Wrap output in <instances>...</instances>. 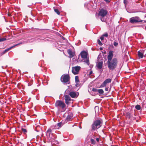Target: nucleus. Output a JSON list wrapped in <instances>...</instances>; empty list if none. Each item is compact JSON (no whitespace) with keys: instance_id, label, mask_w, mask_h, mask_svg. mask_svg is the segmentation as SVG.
I'll return each instance as SVG.
<instances>
[{"instance_id":"nucleus-1","label":"nucleus","mask_w":146,"mask_h":146,"mask_svg":"<svg viewBox=\"0 0 146 146\" xmlns=\"http://www.w3.org/2000/svg\"><path fill=\"white\" fill-rule=\"evenodd\" d=\"M113 52L112 51H110L108 53L107 62L108 68L110 70H113L117 67L118 64V60L116 58H112L113 56Z\"/></svg>"},{"instance_id":"nucleus-2","label":"nucleus","mask_w":146,"mask_h":146,"mask_svg":"<svg viewBox=\"0 0 146 146\" xmlns=\"http://www.w3.org/2000/svg\"><path fill=\"white\" fill-rule=\"evenodd\" d=\"M102 119H98L94 121L92 125V130L94 131L100 127L102 124Z\"/></svg>"},{"instance_id":"nucleus-3","label":"nucleus","mask_w":146,"mask_h":146,"mask_svg":"<svg viewBox=\"0 0 146 146\" xmlns=\"http://www.w3.org/2000/svg\"><path fill=\"white\" fill-rule=\"evenodd\" d=\"M80 54L82 58L84 60V61L88 65H89L90 63L89 58H87L88 55L87 52L84 51H83L81 52Z\"/></svg>"},{"instance_id":"nucleus-4","label":"nucleus","mask_w":146,"mask_h":146,"mask_svg":"<svg viewBox=\"0 0 146 146\" xmlns=\"http://www.w3.org/2000/svg\"><path fill=\"white\" fill-rule=\"evenodd\" d=\"M55 106L56 107H61L62 109H64L66 106V105L61 100L56 101L55 104Z\"/></svg>"},{"instance_id":"nucleus-5","label":"nucleus","mask_w":146,"mask_h":146,"mask_svg":"<svg viewBox=\"0 0 146 146\" xmlns=\"http://www.w3.org/2000/svg\"><path fill=\"white\" fill-rule=\"evenodd\" d=\"M126 115L128 119L131 121L133 120L136 119L135 113L133 115L131 111L127 112L126 113Z\"/></svg>"},{"instance_id":"nucleus-6","label":"nucleus","mask_w":146,"mask_h":146,"mask_svg":"<svg viewBox=\"0 0 146 146\" xmlns=\"http://www.w3.org/2000/svg\"><path fill=\"white\" fill-rule=\"evenodd\" d=\"M130 21L131 23H135L137 22H142L143 20H141L138 17H135L131 18L130 19Z\"/></svg>"},{"instance_id":"nucleus-7","label":"nucleus","mask_w":146,"mask_h":146,"mask_svg":"<svg viewBox=\"0 0 146 146\" xmlns=\"http://www.w3.org/2000/svg\"><path fill=\"white\" fill-rule=\"evenodd\" d=\"M70 79V76L68 74L64 75L61 77V80L62 82L68 83Z\"/></svg>"},{"instance_id":"nucleus-8","label":"nucleus","mask_w":146,"mask_h":146,"mask_svg":"<svg viewBox=\"0 0 146 146\" xmlns=\"http://www.w3.org/2000/svg\"><path fill=\"white\" fill-rule=\"evenodd\" d=\"M107 13L108 11L107 10L102 8L100 11L98 15L99 16L104 17L107 15Z\"/></svg>"},{"instance_id":"nucleus-9","label":"nucleus","mask_w":146,"mask_h":146,"mask_svg":"<svg viewBox=\"0 0 146 146\" xmlns=\"http://www.w3.org/2000/svg\"><path fill=\"white\" fill-rule=\"evenodd\" d=\"M80 68L81 67L80 66L73 67L72 68V73L74 74H78Z\"/></svg>"},{"instance_id":"nucleus-10","label":"nucleus","mask_w":146,"mask_h":146,"mask_svg":"<svg viewBox=\"0 0 146 146\" xmlns=\"http://www.w3.org/2000/svg\"><path fill=\"white\" fill-rule=\"evenodd\" d=\"M111 79L110 78H108L105 80L104 82L101 84L100 87L103 88L106 87L107 84L111 82Z\"/></svg>"},{"instance_id":"nucleus-11","label":"nucleus","mask_w":146,"mask_h":146,"mask_svg":"<svg viewBox=\"0 0 146 146\" xmlns=\"http://www.w3.org/2000/svg\"><path fill=\"white\" fill-rule=\"evenodd\" d=\"M70 96L72 98H76L78 96L79 94L78 92H71L69 94Z\"/></svg>"},{"instance_id":"nucleus-12","label":"nucleus","mask_w":146,"mask_h":146,"mask_svg":"<svg viewBox=\"0 0 146 146\" xmlns=\"http://www.w3.org/2000/svg\"><path fill=\"white\" fill-rule=\"evenodd\" d=\"M64 96L66 104L67 105H68L70 103V102L71 100L70 97L68 95H64Z\"/></svg>"},{"instance_id":"nucleus-13","label":"nucleus","mask_w":146,"mask_h":146,"mask_svg":"<svg viewBox=\"0 0 146 146\" xmlns=\"http://www.w3.org/2000/svg\"><path fill=\"white\" fill-rule=\"evenodd\" d=\"M22 44V42H20L19 44H15L13 46H12L8 48H7L4 51H3V54H5V53H6L7 52L9 51V50H10V49H12V48H13L15 46H17V45H18L21 44Z\"/></svg>"},{"instance_id":"nucleus-14","label":"nucleus","mask_w":146,"mask_h":146,"mask_svg":"<svg viewBox=\"0 0 146 146\" xmlns=\"http://www.w3.org/2000/svg\"><path fill=\"white\" fill-rule=\"evenodd\" d=\"M103 62L102 61L99 62L97 64V66L98 69H100L102 68Z\"/></svg>"},{"instance_id":"nucleus-15","label":"nucleus","mask_w":146,"mask_h":146,"mask_svg":"<svg viewBox=\"0 0 146 146\" xmlns=\"http://www.w3.org/2000/svg\"><path fill=\"white\" fill-rule=\"evenodd\" d=\"M143 51L142 50L139 51L138 52V56L141 58H142L143 57Z\"/></svg>"},{"instance_id":"nucleus-16","label":"nucleus","mask_w":146,"mask_h":146,"mask_svg":"<svg viewBox=\"0 0 146 146\" xmlns=\"http://www.w3.org/2000/svg\"><path fill=\"white\" fill-rule=\"evenodd\" d=\"M68 53L69 55L70 58H72L74 56V54L71 50H68Z\"/></svg>"},{"instance_id":"nucleus-17","label":"nucleus","mask_w":146,"mask_h":146,"mask_svg":"<svg viewBox=\"0 0 146 146\" xmlns=\"http://www.w3.org/2000/svg\"><path fill=\"white\" fill-rule=\"evenodd\" d=\"M91 143L93 145H95L96 144V141L94 140V139L91 138L90 139Z\"/></svg>"},{"instance_id":"nucleus-18","label":"nucleus","mask_w":146,"mask_h":146,"mask_svg":"<svg viewBox=\"0 0 146 146\" xmlns=\"http://www.w3.org/2000/svg\"><path fill=\"white\" fill-rule=\"evenodd\" d=\"M51 132H52L51 129H49L47 131V133H46L47 135H48L49 136H50Z\"/></svg>"},{"instance_id":"nucleus-19","label":"nucleus","mask_w":146,"mask_h":146,"mask_svg":"<svg viewBox=\"0 0 146 146\" xmlns=\"http://www.w3.org/2000/svg\"><path fill=\"white\" fill-rule=\"evenodd\" d=\"M75 80L76 83H79L80 81L78 77V76H76L75 77Z\"/></svg>"},{"instance_id":"nucleus-20","label":"nucleus","mask_w":146,"mask_h":146,"mask_svg":"<svg viewBox=\"0 0 146 146\" xmlns=\"http://www.w3.org/2000/svg\"><path fill=\"white\" fill-rule=\"evenodd\" d=\"M97 92L100 94H103L104 93V92L102 89L98 90Z\"/></svg>"},{"instance_id":"nucleus-21","label":"nucleus","mask_w":146,"mask_h":146,"mask_svg":"<svg viewBox=\"0 0 146 146\" xmlns=\"http://www.w3.org/2000/svg\"><path fill=\"white\" fill-rule=\"evenodd\" d=\"M135 108L136 109L138 110H140L141 107L139 105H137L135 106Z\"/></svg>"},{"instance_id":"nucleus-22","label":"nucleus","mask_w":146,"mask_h":146,"mask_svg":"<svg viewBox=\"0 0 146 146\" xmlns=\"http://www.w3.org/2000/svg\"><path fill=\"white\" fill-rule=\"evenodd\" d=\"M72 117V116L71 115H68L67 118L66 119L68 121H69L71 119Z\"/></svg>"},{"instance_id":"nucleus-23","label":"nucleus","mask_w":146,"mask_h":146,"mask_svg":"<svg viewBox=\"0 0 146 146\" xmlns=\"http://www.w3.org/2000/svg\"><path fill=\"white\" fill-rule=\"evenodd\" d=\"M57 126L59 127H61L63 125V123L61 122L58 123L57 124Z\"/></svg>"},{"instance_id":"nucleus-24","label":"nucleus","mask_w":146,"mask_h":146,"mask_svg":"<svg viewBox=\"0 0 146 146\" xmlns=\"http://www.w3.org/2000/svg\"><path fill=\"white\" fill-rule=\"evenodd\" d=\"M54 10L55 12L58 15H59L60 14V12L57 9H54Z\"/></svg>"},{"instance_id":"nucleus-25","label":"nucleus","mask_w":146,"mask_h":146,"mask_svg":"<svg viewBox=\"0 0 146 146\" xmlns=\"http://www.w3.org/2000/svg\"><path fill=\"white\" fill-rule=\"evenodd\" d=\"M97 42L98 44L100 46H102V44L100 40L98 39V40Z\"/></svg>"},{"instance_id":"nucleus-26","label":"nucleus","mask_w":146,"mask_h":146,"mask_svg":"<svg viewBox=\"0 0 146 146\" xmlns=\"http://www.w3.org/2000/svg\"><path fill=\"white\" fill-rule=\"evenodd\" d=\"M6 40V39L5 38H0V42H1L3 41H5Z\"/></svg>"},{"instance_id":"nucleus-27","label":"nucleus","mask_w":146,"mask_h":146,"mask_svg":"<svg viewBox=\"0 0 146 146\" xmlns=\"http://www.w3.org/2000/svg\"><path fill=\"white\" fill-rule=\"evenodd\" d=\"M103 17H101L100 18V19L102 21L104 22L105 21V19Z\"/></svg>"},{"instance_id":"nucleus-28","label":"nucleus","mask_w":146,"mask_h":146,"mask_svg":"<svg viewBox=\"0 0 146 146\" xmlns=\"http://www.w3.org/2000/svg\"><path fill=\"white\" fill-rule=\"evenodd\" d=\"M104 36H105L107 37L108 36V34L107 33H105L104 34L102 35Z\"/></svg>"},{"instance_id":"nucleus-29","label":"nucleus","mask_w":146,"mask_h":146,"mask_svg":"<svg viewBox=\"0 0 146 146\" xmlns=\"http://www.w3.org/2000/svg\"><path fill=\"white\" fill-rule=\"evenodd\" d=\"M113 45L115 46H117L118 45V43L116 42H114L113 43Z\"/></svg>"},{"instance_id":"nucleus-30","label":"nucleus","mask_w":146,"mask_h":146,"mask_svg":"<svg viewBox=\"0 0 146 146\" xmlns=\"http://www.w3.org/2000/svg\"><path fill=\"white\" fill-rule=\"evenodd\" d=\"M98 90L96 89L95 88H93L92 89V91H93V92H98Z\"/></svg>"},{"instance_id":"nucleus-31","label":"nucleus","mask_w":146,"mask_h":146,"mask_svg":"<svg viewBox=\"0 0 146 146\" xmlns=\"http://www.w3.org/2000/svg\"><path fill=\"white\" fill-rule=\"evenodd\" d=\"M22 131L24 133H25L27 132V130L25 129H22Z\"/></svg>"},{"instance_id":"nucleus-32","label":"nucleus","mask_w":146,"mask_h":146,"mask_svg":"<svg viewBox=\"0 0 146 146\" xmlns=\"http://www.w3.org/2000/svg\"><path fill=\"white\" fill-rule=\"evenodd\" d=\"M100 39L101 40H103L104 39V36L103 35H102L101 36Z\"/></svg>"},{"instance_id":"nucleus-33","label":"nucleus","mask_w":146,"mask_h":146,"mask_svg":"<svg viewBox=\"0 0 146 146\" xmlns=\"http://www.w3.org/2000/svg\"><path fill=\"white\" fill-rule=\"evenodd\" d=\"M123 2L126 5L127 3V1L126 0H124Z\"/></svg>"},{"instance_id":"nucleus-34","label":"nucleus","mask_w":146,"mask_h":146,"mask_svg":"<svg viewBox=\"0 0 146 146\" xmlns=\"http://www.w3.org/2000/svg\"><path fill=\"white\" fill-rule=\"evenodd\" d=\"M76 87H78L79 86V83H76Z\"/></svg>"},{"instance_id":"nucleus-35","label":"nucleus","mask_w":146,"mask_h":146,"mask_svg":"<svg viewBox=\"0 0 146 146\" xmlns=\"http://www.w3.org/2000/svg\"><path fill=\"white\" fill-rule=\"evenodd\" d=\"M96 139L97 142H98L99 141L100 139L99 137H96Z\"/></svg>"},{"instance_id":"nucleus-36","label":"nucleus","mask_w":146,"mask_h":146,"mask_svg":"<svg viewBox=\"0 0 146 146\" xmlns=\"http://www.w3.org/2000/svg\"><path fill=\"white\" fill-rule=\"evenodd\" d=\"M104 1L108 3L110 2L109 0H104Z\"/></svg>"},{"instance_id":"nucleus-37","label":"nucleus","mask_w":146,"mask_h":146,"mask_svg":"<svg viewBox=\"0 0 146 146\" xmlns=\"http://www.w3.org/2000/svg\"><path fill=\"white\" fill-rule=\"evenodd\" d=\"M105 91H108V87H106L105 89Z\"/></svg>"},{"instance_id":"nucleus-38","label":"nucleus","mask_w":146,"mask_h":146,"mask_svg":"<svg viewBox=\"0 0 146 146\" xmlns=\"http://www.w3.org/2000/svg\"><path fill=\"white\" fill-rule=\"evenodd\" d=\"M96 137H91V138L92 139H94V140L95 141L96 140Z\"/></svg>"},{"instance_id":"nucleus-39","label":"nucleus","mask_w":146,"mask_h":146,"mask_svg":"<svg viewBox=\"0 0 146 146\" xmlns=\"http://www.w3.org/2000/svg\"><path fill=\"white\" fill-rule=\"evenodd\" d=\"M92 73H93V72L92 71H91L90 72H89V75H91V74H92Z\"/></svg>"},{"instance_id":"nucleus-40","label":"nucleus","mask_w":146,"mask_h":146,"mask_svg":"<svg viewBox=\"0 0 146 146\" xmlns=\"http://www.w3.org/2000/svg\"><path fill=\"white\" fill-rule=\"evenodd\" d=\"M3 54V52H2L1 53V55H3V54Z\"/></svg>"},{"instance_id":"nucleus-41","label":"nucleus","mask_w":146,"mask_h":146,"mask_svg":"<svg viewBox=\"0 0 146 146\" xmlns=\"http://www.w3.org/2000/svg\"><path fill=\"white\" fill-rule=\"evenodd\" d=\"M100 50H102V48L101 47L100 48Z\"/></svg>"},{"instance_id":"nucleus-42","label":"nucleus","mask_w":146,"mask_h":146,"mask_svg":"<svg viewBox=\"0 0 146 146\" xmlns=\"http://www.w3.org/2000/svg\"><path fill=\"white\" fill-rule=\"evenodd\" d=\"M144 23H146V21H144Z\"/></svg>"},{"instance_id":"nucleus-43","label":"nucleus","mask_w":146,"mask_h":146,"mask_svg":"<svg viewBox=\"0 0 146 146\" xmlns=\"http://www.w3.org/2000/svg\"><path fill=\"white\" fill-rule=\"evenodd\" d=\"M106 52H104V54H106Z\"/></svg>"},{"instance_id":"nucleus-44","label":"nucleus","mask_w":146,"mask_h":146,"mask_svg":"<svg viewBox=\"0 0 146 146\" xmlns=\"http://www.w3.org/2000/svg\"><path fill=\"white\" fill-rule=\"evenodd\" d=\"M28 86H29V84H28Z\"/></svg>"}]
</instances>
